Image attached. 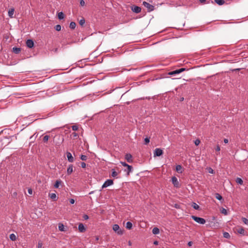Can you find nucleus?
I'll list each match as a JSON object with an SVG mask.
<instances>
[{
	"label": "nucleus",
	"instance_id": "473e14b6",
	"mask_svg": "<svg viewBox=\"0 0 248 248\" xmlns=\"http://www.w3.org/2000/svg\"><path fill=\"white\" fill-rule=\"evenodd\" d=\"M223 236L226 238H229L230 237V235L228 232H224L223 233Z\"/></svg>",
	"mask_w": 248,
	"mask_h": 248
},
{
	"label": "nucleus",
	"instance_id": "f704fd0d",
	"mask_svg": "<svg viewBox=\"0 0 248 248\" xmlns=\"http://www.w3.org/2000/svg\"><path fill=\"white\" fill-rule=\"evenodd\" d=\"M242 220L244 223L245 224L248 225V219L245 218V217H242Z\"/></svg>",
	"mask_w": 248,
	"mask_h": 248
},
{
	"label": "nucleus",
	"instance_id": "412c9836",
	"mask_svg": "<svg viewBox=\"0 0 248 248\" xmlns=\"http://www.w3.org/2000/svg\"><path fill=\"white\" fill-rule=\"evenodd\" d=\"M132 227V223L130 222V221H128L126 222V228L127 229H131Z\"/></svg>",
	"mask_w": 248,
	"mask_h": 248
},
{
	"label": "nucleus",
	"instance_id": "7c9ffc66",
	"mask_svg": "<svg viewBox=\"0 0 248 248\" xmlns=\"http://www.w3.org/2000/svg\"><path fill=\"white\" fill-rule=\"evenodd\" d=\"M220 212L222 214L225 215H227V214H228V212H227V211L226 210V209H225V208H222L221 210H220Z\"/></svg>",
	"mask_w": 248,
	"mask_h": 248
},
{
	"label": "nucleus",
	"instance_id": "49530a36",
	"mask_svg": "<svg viewBox=\"0 0 248 248\" xmlns=\"http://www.w3.org/2000/svg\"><path fill=\"white\" fill-rule=\"evenodd\" d=\"M69 202L71 204H74L75 203V200L73 199H71L69 200Z\"/></svg>",
	"mask_w": 248,
	"mask_h": 248
},
{
	"label": "nucleus",
	"instance_id": "680f3d73",
	"mask_svg": "<svg viewBox=\"0 0 248 248\" xmlns=\"http://www.w3.org/2000/svg\"><path fill=\"white\" fill-rule=\"evenodd\" d=\"M14 195H16V192H14Z\"/></svg>",
	"mask_w": 248,
	"mask_h": 248
},
{
	"label": "nucleus",
	"instance_id": "c03bdc74",
	"mask_svg": "<svg viewBox=\"0 0 248 248\" xmlns=\"http://www.w3.org/2000/svg\"><path fill=\"white\" fill-rule=\"evenodd\" d=\"M86 163H84V162H81V167L82 168H85L86 167Z\"/></svg>",
	"mask_w": 248,
	"mask_h": 248
},
{
	"label": "nucleus",
	"instance_id": "20e7f679",
	"mask_svg": "<svg viewBox=\"0 0 248 248\" xmlns=\"http://www.w3.org/2000/svg\"><path fill=\"white\" fill-rule=\"evenodd\" d=\"M113 230L117 232L119 235H122L123 233V231L120 229V227L118 224H114L112 227Z\"/></svg>",
	"mask_w": 248,
	"mask_h": 248
},
{
	"label": "nucleus",
	"instance_id": "dca6fc26",
	"mask_svg": "<svg viewBox=\"0 0 248 248\" xmlns=\"http://www.w3.org/2000/svg\"><path fill=\"white\" fill-rule=\"evenodd\" d=\"M14 11L15 10L14 8H11L8 11V16L11 18L13 17Z\"/></svg>",
	"mask_w": 248,
	"mask_h": 248
},
{
	"label": "nucleus",
	"instance_id": "5fc2aeb1",
	"mask_svg": "<svg viewBox=\"0 0 248 248\" xmlns=\"http://www.w3.org/2000/svg\"><path fill=\"white\" fill-rule=\"evenodd\" d=\"M209 172L211 173H213L214 170L211 168H210Z\"/></svg>",
	"mask_w": 248,
	"mask_h": 248
},
{
	"label": "nucleus",
	"instance_id": "b1692460",
	"mask_svg": "<svg viewBox=\"0 0 248 248\" xmlns=\"http://www.w3.org/2000/svg\"><path fill=\"white\" fill-rule=\"evenodd\" d=\"M50 198L54 201H56V195L55 193H50L49 194Z\"/></svg>",
	"mask_w": 248,
	"mask_h": 248
},
{
	"label": "nucleus",
	"instance_id": "c756f323",
	"mask_svg": "<svg viewBox=\"0 0 248 248\" xmlns=\"http://www.w3.org/2000/svg\"><path fill=\"white\" fill-rule=\"evenodd\" d=\"M117 175L118 173L114 170V169H112L111 176L113 177H115L117 176Z\"/></svg>",
	"mask_w": 248,
	"mask_h": 248
},
{
	"label": "nucleus",
	"instance_id": "bf43d9fd",
	"mask_svg": "<svg viewBox=\"0 0 248 248\" xmlns=\"http://www.w3.org/2000/svg\"><path fill=\"white\" fill-rule=\"evenodd\" d=\"M180 100H181V101H183L184 100V98L183 97L181 98Z\"/></svg>",
	"mask_w": 248,
	"mask_h": 248
},
{
	"label": "nucleus",
	"instance_id": "a211bd4d",
	"mask_svg": "<svg viewBox=\"0 0 248 248\" xmlns=\"http://www.w3.org/2000/svg\"><path fill=\"white\" fill-rule=\"evenodd\" d=\"M215 2L219 5H222L225 3L224 0H215Z\"/></svg>",
	"mask_w": 248,
	"mask_h": 248
},
{
	"label": "nucleus",
	"instance_id": "09e8293b",
	"mask_svg": "<svg viewBox=\"0 0 248 248\" xmlns=\"http://www.w3.org/2000/svg\"><path fill=\"white\" fill-rule=\"evenodd\" d=\"M28 192L30 194H32V190L31 188H29L28 190Z\"/></svg>",
	"mask_w": 248,
	"mask_h": 248
},
{
	"label": "nucleus",
	"instance_id": "c85d7f7f",
	"mask_svg": "<svg viewBox=\"0 0 248 248\" xmlns=\"http://www.w3.org/2000/svg\"><path fill=\"white\" fill-rule=\"evenodd\" d=\"M237 232L240 233L244 235L245 230L243 228H239L237 230Z\"/></svg>",
	"mask_w": 248,
	"mask_h": 248
},
{
	"label": "nucleus",
	"instance_id": "ea45409f",
	"mask_svg": "<svg viewBox=\"0 0 248 248\" xmlns=\"http://www.w3.org/2000/svg\"><path fill=\"white\" fill-rule=\"evenodd\" d=\"M144 142L145 144H147L150 142V139L148 138H146L144 139Z\"/></svg>",
	"mask_w": 248,
	"mask_h": 248
},
{
	"label": "nucleus",
	"instance_id": "6e6d98bb",
	"mask_svg": "<svg viewBox=\"0 0 248 248\" xmlns=\"http://www.w3.org/2000/svg\"><path fill=\"white\" fill-rule=\"evenodd\" d=\"M199 1L201 2V3H203L206 0H199Z\"/></svg>",
	"mask_w": 248,
	"mask_h": 248
},
{
	"label": "nucleus",
	"instance_id": "a18cd8bd",
	"mask_svg": "<svg viewBox=\"0 0 248 248\" xmlns=\"http://www.w3.org/2000/svg\"><path fill=\"white\" fill-rule=\"evenodd\" d=\"M72 135L73 136V137L74 138H77L78 136V135L77 133H76V132H73L72 134Z\"/></svg>",
	"mask_w": 248,
	"mask_h": 248
},
{
	"label": "nucleus",
	"instance_id": "9b49d317",
	"mask_svg": "<svg viewBox=\"0 0 248 248\" xmlns=\"http://www.w3.org/2000/svg\"><path fill=\"white\" fill-rule=\"evenodd\" d=\"M26 45L29 48H32L34 46V43L31 39H28L26 41Z\"/></svg>",
	"mask_w": 248,
	"mask_h": 248
},
{
	"label": "nucleus",
	"instance_id": "052dcab7",
	"mask_svg": "<svg viewBox=\"0 0 248 248\" xmlns=\"http://www.w3.org/2000/svg\"><path fill=\"white\" fill-rule=\"evenodd\" d=\"M57 50H58V49H57V48H56V49H55V52H57Z\"/></svg>",
	"mask_w": 248,
	"mask_h": 248
},
{
	"label": "nucleus",
	"instance_id": "6ab92c4d",
	"mask_svg": "<svg viewBox=\"0 0 248 248\" xmlns=\"http://www.w3.org/2000/svg\"><path fill=\"white\" fill-rule=\"evenodd\" d=\"M13 52L16 54L19 53L21 51V48L19 47H14L13 48Z\"/></svg>",
	"mask_w": 248,
	"mask_h": 248
},
{
	"label": "nucleus",
	"instance_id": "4468645a",
	"mask_svg": "<svg viewBox=\"0 0 248 248\" xmlns=\"http://www.w3.org/2000/svg\"><path fill=\"white\" fill-rule=\"evenodd\" d=\"M184 170L180 165H178L176 166V171L180 173H182Z\"/></svg>",
	"mask_w": 248,
	"mask_h": 248
},
{
	"label": "nucleus",
	"instance_id": "69168bd1",
	"mask_svg": "<svg viewBox=\"0 0 248 248\" xmlns=\"http://www.w3.org/2000/svg\"><path fill=\"white\" fill-rule=\"evenodd\" d=\"M35 136H36L35 137H37V135H35Z\"/></svg>",
	"mask_w": 248,
	"mask_h": 248
},
{
	"label": "nucleus",
	"instance_id": "7ed1b4c3",
	"mask_svg": "<svg viewBox=\"0 0 248 248\" xmlns=\"http://www.w3.org/2000/svg\"><path fill=\"white\" fill-rule=\"evenodd\" d=\"M142 4L147 9V11L149 12H150L154 10V6L150 4L147 2L143 1Z\"/></svg>",
	"mask_w": 248,
	"mask_h": 248
},
{
	"label": "nucleus",
	"instance_id": "4be33fe9",
	"mask_svg": "<svg viewBox=\"0 0 248 248\" xmlns=\"http://www.w3.org/2000/svg\"><path fill=\"white\" fill-rule=\"evenodd\" d=\"M191 206L195 210H199L200 208V206L195 202H192Z\"/></svg>",
	"mask_w": 248,
	"mask_h": 248
},
{
	"label": "nucleus",
	"instance_id": "aec40b11",
	"mask_svg": "<svg viewBox=\"0 0 248 248\" xmlns=\"http://www.w3.org/2000/svg\"><path fill=\"white\" fill-rule=\"evenodd\" d=\"M127 170H125V171H127V175H128L130 173V172H131L132 171V167L130 165H128L127 167Z\"/></svg>",
	"mask_w": 248,
	"mask_h": 248
},
{
	"label": "nucleus",
	"instance_id": "8fccbe9b",
	"mask_svg": "<svg viewBox=\"0 0 248 248\" xmlns=\"http://www.w3.org/2000/svg\"><path fill=\"white\" fill-rule=\"evenodd\" d=\"M216 150L217 152H219L220 150V148L219 145H217L216 148Z\"/></svg>",
	"mask_w": 248,
	"mask_h": 248
},
{
	"label": "nucleus",
	"instance_id": "423d86ee",
	"mask_svg": "<svg viewBox=\"0 0 248 248\" xmlns=\"http://www.w3.org/2000/svg\"><path fill=\"white\" fill-rule=\"evenodd\" d=\"M163 154V151L160 148H156L154 153V156H160Z\"/></svg>",
	"mask_w": 248,
	"mask_h": 248
},
{
	"label": "nucleus",
	"instance_id": "4d7b16f0",
	"mask_svg": "<svg viewBox=\"0 0 248 248\" xmlns=\"http://www.w3.org/2000/svg\"><path fill=\"white\" fill-rule=\"evenodd\" d=\"M154 244L155 245H157V244H158V242H157V241H155V242H154Z\"/></svg>",
	"mask_w": 248,
	"mask_h": 248
},
{
	"label": "nucleus",
	"instance_id": "603ef678",
	"mask_svg": "<svg viewBox=\"0 0 248 248\" xmlns=\"http://www.w3.org/2000/svg\"><path fill=\"white\" fill-rule=\"evenodd\" d=\"M193 243L191 241L188 242L187 245L189 247H191Z\"/></svg>",
	"mask_w": 248,
	"mask_h": 248
},
{
	"label": "nucleus",
	"instance_id": "5701e85b",
	"mask_svg": "<svg viewBox=\"0 0 248 248\" xmlns=\"http://www.w3.org/2000/svg\"><path fill=\"white\" fill-rule=\"evenodd\" d=\"M235 181L237 184H238L239 185H243V181L242 179L240 178L237 177Z\"/></svg>",
	"mask_w": 248,
	"mask_h": 248
},
{
	"label": "nucleus",
	"instance_id": "a878e982",
	"mask_svg": "<svg viewBox=\"0 0 248 248\" xmlns=\"http://www.w3.org/2000/svg\"><path fill=\"white\" fill-rule=\"evenodd\" d=\"M215 197L217 199L219 200V201H221V200L223 199L222 198V197L221 196V195H220L218 193H216L215 194Z\"/></svg>",
	"mask_w": 248,
	"mask_h": 248
},
{
	"label": "nucleus",
	"instance_id": "f8f14e48",
	"mask_svg": "<svg viewBox=\"0 0 248 248\" xmlns=\"http://www.w3.org/2000/svg\"><path fill=\"white\" fill-rule=\"evenodd\" d=\"M132 156L130 154H126L125 155V159L127 160V161L129 163H131L132 162Z\"/></svg>",
	"mask_w": 248,
	"mask_h": 248
},
{
	"label": "nucleus",
	"instance_id": "e2e57ef3",
	"mask_svg": "<svg viewBox=\"0 0 248 248\" xmlns=\"http://www.w3.org/2000/svg\"><path fill=\"white\" fill-rule=\"evenodd\" d=\"M128 243H129V245H131V242L130 241Z\"/></svg>",
	"mask_w": 248,
	"mask_h": 248
},
{
	"label": "nucleus",
	"instance_id": "4c0bfd02",
	"mask_svg": "<svg viewBox=\"0 0 248 248\" xmlns=\"http://www.w3.org/2000/svg\"><path fill=\"white\" fill-rule=\"evenodd\" d=\"M85 23V20L84 18H82V19H81L79 21V24L81 25V26H82Z\"/></svg>",
	"mask_w": 248,
	"mask_h": 248
},
{
	"label": "nucleus",
	"instance_id": "3c124183",
	"mask_svg": "<svg viewBox=\"0 0 248 248\" xmlns=\"http://www.w3.org/2000/svg\"><path fill=\"white\" fill-rule=\"evenodd\" d=\"M42 244L39 243L38 245V248H42Z\"/></svg>",
	"mask_w": 248,
	"mask_h": 248
},
{
	"label": "nucleus",
	"instance_id": "9d476101",
	"mask_svg": "<svg viewBox=\"0 0 248 248\" xmlns=\"http://www.w3.org/2000/svg\"><path fill=\"white\" fill-rule=\"evenodd\" d=\"M78 230L80 232H84L86 231V228L82 223H79L78 226Z\"/></svg>",
	"mask_w": 248,
	"mask_h": 248
},
{
	"label": "nucleus",
	"instance_id": "0e129e2a",
	"mask_svg": "<svg viewBox=\"0 0 248 248\" xmlns=\"http://www.w3.org/2000/svg\"><path fill=\"white\" fill-rule=\"evenodd\" d=\"M35 136H36L35 137H37V135H35Z\"/></svg>",
	"mask_w": 248,
	"mask_h": 248
},
{
	"label": "nucleus",
	"instance_id": "864d4df0",
	"mask_svg": "<svg viewBox=\"0 0 248 248\" xmlns=\"http://www.w3.org/2000/svg\"><path fill=\"white\" fill-rule=\"evenodd\" d=\"M224 142L225 143H227L228 142V140L227 139H225L224 140Z\"/></svg>",
	"mask_w": 248,
	"mask_h": 248
},
{
	"label": "nucleus",
	"instance_id": "58836bf2",
	"mask_svg": "<svg viewBox=\"0 0 248 248\" xmlns=\"http://www.w3.org/2000/svg\"><path fill=\"white\" fill-rule=\"evenodd\" d=\"M72 128L73 131H77L78 130V126L76 125H73Z\"/></svg>",
	"mask_w": 248,
	"mask_h": 248
},
{
	"label": "nucleus",
	"instance_id": "f257e3e1",
	"mask_svg": "<svg viewBox=\"0 0 248 248\" xmlns=\"http://www.w3.org/2000/svg\"><path fill=\"white\" fill-rule=\"evenodd\" d=\"M186 69L185 68H181L178 69H176L175 70L170 71L168 73V74L170 76H175L177 74H179L185 71H186Z\"/></svg>",
	"mask_w": 248,
	"mask_h": 248
},
{
	"label": "nucleus",
	"instance_id": "f3484780",
	"mask_svg": "<svg viewBox=\"0 0 248 248\" xmlns=\"http://www.w3.org/2000/svg\"><path fill=\"white\" fill-rule=\"evenodd\" d=\"M152 232L154 234H157L159 233V229L157 227H155L152 230Z\"/></svg>",
	"mask_w": 248,
	"mask_h": 248
},
{
	"label": "nucleus",
	"instance_id": "79ce46f5",
	"mask_svg": "<svg viewBox=\"0 0 248 248\" xmlns=\"http://www.w3.org/2000/svg\"><path fill=\"white\" fill-rule=\"evenodd\" d=\"M121 164L123 166H124V167H127L129 165L127 164V163H126L125 162H121Z\"/></svg>",
	"mask_w": 248,
	"mask_h": 248
},
{
	"label": "nucleus",
	"instance_id": "1a4fd4ad",
	"mask_svg": "<svg viewBox=\"0 0 248 248\" xmlns=\"http://www.w3.org/2000/svg\"><path fill=\"white\" fill-rule=\"evenodd\" d=\"M66 156H67V159H68V161L69 162H73L74 161V158L73 157V156H72V154L71 153L69 152H67L66 153Z\"/></svg>",
	"mask_w": 248,
	"mask_h": 248
},
{
	"label": "nucleus",
	"instance_id": "6e6552de",
	"mask_svg": "<svg viewBox=\"0 0 248 248\" xmlns=\"http://www.w3.org/2000/svg\"><path fill=\"white\" fill-rule=\"evenodd\" d=\"M131 10L134 13L138 14L140 12L141 9L139 6L134 5L131 7Z\"/></svg>",
	"mask_w": 248,
	"mask_h": 248
},
{
	"label": "nucleus",
	"instance_id": "13d9d810",
	"mask_svg": "<svg viewBox=\"0 0 248 248\" xmlns=\"http://www.w3.org/2000/svg\"><path fill=\"white\" fill-rule=\"evenodd\" d=\"M35 134H36V133H35L33 136H31V137H30V139H32V138H33V137L35 136Z\"/></svg>",
	"mask_w": 248,
	"mask_h": 248
},
{
	"label": "nucleus",
	"instance_id": "c9c22d12",
	"mask_svg": "<svg viewBox=\"0 0 248 248\" xmlns=\"http://www.w3.org/2000/svg\"><path fill=\"white\" fill-rule=\"evenodd\" d=\"M59 229L61 231H64V226L62 224H60L59 225Z\"/></svg>",
	"mask_w": 248,
	"mask_h": 248
},
{
	"label": "nucleus",
	"instance_id": "2f4dec72",
	"mask_svg": "<svg viewBox=\"0 0 248 248\" xmlns=\"http://www.w3.org/2000/svg\"><path fill=\"white\" fill-rule=\"evenodd\" d=\"M80 158L83 161H86L87 159V156L85 155H80Z\"/></svg>",
	"mask_w": 248,
	"mask_h": 248
},
{
	"label": "nucleus",
	"instance_id": "72a5a7b5",
	"mask_svg": "<svg viewBox=\"0 0 248 248\" xmlns=\"http://www.w3.org/2000/svg\"><path fill=\"white\" fill-rule=\"evenodd\" d=\"M49 136L48 135H46L43 138V141L44 142H47L48 140V139H49Z\"/></svg>",
	"mask_w": 248,
	"mask_h": 248
},
{
	"label": "nucleus",
	"instance_id": "a19ab883",
	"mask_svg": "<svg viewBox=\"0 0 248 248\" xmlns=\"http://www.w3.org/2000/svg\"><path fill=\"white\" fill-rule=\"evenodd\" d=\"M194 143L196 145H199L200 143V140L199 139H197L195 140Z\"/></svg>",
	"mask_w": 248,
	"mask_h": 248
},
{
	"label": "nucleus",
	"instance_id": "bb28decb",
	"mask_svg": "<svg viewBox=\"0 0 248 248\" xmlns=\"http://www.w3.org/2000/svg\"><path fill=\"white\" fill-rule=\"evenodd\" d=\"M76 24L75 23V22H71L70 23V28L71 29H74L75 28H76Z\"/></svg>",
	"mask_w": 248,
	"mask_h": 248
},
{
	"label": "nucleus",
	"instance_id": "0eeeda50",
	"mask_svg": "<svg viewBox=\"0 0 248 248\" xmlns=\"http://www.w3.org/2000/svg\"><path fill=\"white\" fill-rule=\"evenodd\" d=\"M171 181H172V183L173 184V185H174V186L176 187H179V183L178 182V180L177 179V178L175 177V176H173L172 178H171Z\"/></svg>",
	"mask_w": 248,
	"mask_h": 248
},
{
	"label": "nucleus",
	"instance_id": "37998d69",
	"mask_svg": "<svg viewBox=\"0 0 248 248\" xmlns=\"http://www.w3.org/2000/svg\"><path fill=\"white\" fill-rule=\"evenodd\" d=\"M83 218L85 220H87L88 219H89V217L87 215L85 214L83 216Z\"/></svg>",
	"mask_w": 248,
	"mask_h": 248
},
{
	"label": "nucleus",
	"instance_id": "393cba45",
	"mask_svg": "<svg viewBox=\"0 0 248 248\" xmlns=\"http://www.w3.org/2000/svg\"><path fill=\"white\" fill-rule=\"evenodd\" d=\"M58 18L60 20L63 19L64 18V14L62 12H60L58 15Z\"/></svg>",
	"mask_w": 248,
	"mask_h": 248
},
{
	"label": "nucleus",
	"instance_id": "cd10ccee",
	"mask_svg": "<svg viewBox=\"0 0 248 248\" xmlns=\"http://www.w3.org/2000/svg\"><path fill=\"white\" fill-rule=\"evenodd\" d=\"M10 239L12 241H15L16 240V236L15 234L12 233L10 235Z\"/></svg>",
	"mask_w": 248,
	"mask_h": 248
},
{
	"label": "nucleus",
	"instance_id": "de8ad7c7",
	"mask_svg": "<svg viewBox=\"0 0 248 248\" xmlns=\"http://www.w3.org/2000/svg\"><path fill=\"white\" fill-rule=\"evenodd\" d=\"M80 5H81V6H83V5H84V4H85V2H84V0H80Z\"/></svg>",
	"mask_w": 248,
	"mask_h": 248
},
{
	"label": "nucleus",
	"instance_id": "39448f33",
	"mask_svg": "<svg viewBox=\"0 0 248 248\" xmlns=\"http://www.w3.org/2000/svg\"><path fill=\"white\" fill-rule=\"evenodd\" d=\"M113 183V180L111 179H108L103 184L102 188H106L108 186L112 185Z\"/></svg>",
	"mask_w": 248,
	"mask_h": 248
},
{
	"label": "nucleus",
	"instance_id": "ddd939ff",
	"mask_svg": "<svg viewBox=\"0 0 248 248\" xmlns=\"http://www.w3.org/2000/svg\"><path fill=\"white\" fill-rule=\"evenodd\" d=\"M73 171V165L72 164H70L69 165L67 169V173L68 175L71 174Z\"/></svg>",
	"mask_w": 248,
	"mask_h": 248
},
{
	"label": "nucleus",
	"instance_id": "e433bc0d",
	"mask_svg": "<svg viewBox=\"0 0 248 248\" xmlns=\"http://www.w3.org/2000/svg\"><path fill=\"white\" fill-rule=\"evenodd\" d=\"M55 29L57 31H60L61 30V26L60 25H57L55 26Z\"/></svg>",
	"mask_w": 248,
	"mask_h": 248
},
{
	"label": "nucleus",
	"instance_id": "2eb2a0df",
	"mask_svg": "<svg viewBox=\"0 0 248 248\" xmlns=\"http://www.w3.org/2000/svg\"><path fill=\"white\" fill-rule=\"evenodd\" d=\"M62 183V181L61 180H57L54 184V187L56 188H58L59 187L60 185H61Z\"/></svg>",
	"mask_w": 248,
	"mask_h": 248
},
{
	"label": "nucleus",
	"instance_id": "f03ea898",
	"mask_svg": "<svg viewBox=\"0 0 248 248\" xmlns=\"http://www.w3.org/2000/svg\"><path fill=\"white\" fill-rule=\"evenodd\" d=\"M191 218L196 222L200 224H204L205 223V220L202 217H198L196 216H192Z\"/></svg>",
	"mask_w": 248,
	"mask_h": 248
}]
</instances>
